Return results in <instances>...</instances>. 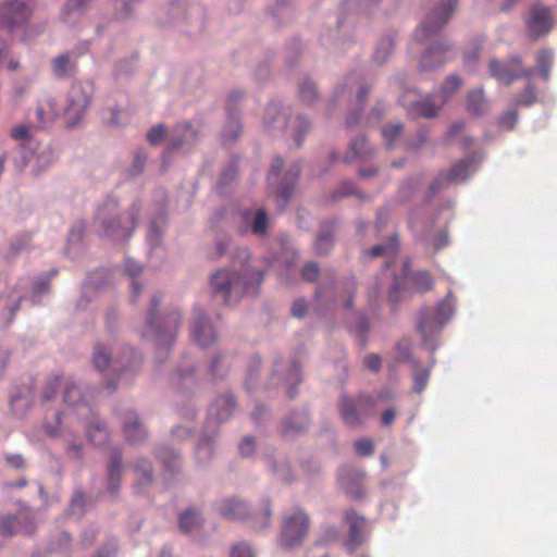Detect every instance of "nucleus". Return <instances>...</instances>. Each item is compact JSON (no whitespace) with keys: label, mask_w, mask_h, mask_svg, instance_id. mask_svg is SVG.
Instances as JSON below:
<instances>
[{"label":"nucleus","mask_w":557,"mask_h":557,"mask_svg":"<svg viewBox=\"0 0 557 557\" xmlns=\"http://www.w3.org/2000/svg\"><path fill=\"white\" fill-rule=\"evenodd\" d=\"M262 280V271L251 264L249 251L243 248L232 267L220 269L211 276V287L225 304H235L245 294L256 293Z\"/></svg>","instance_id":"1"},{"label":"nucleus","mask_w":557,"mask_h":557,"mask_svg":"<svg viewBox=\"0 0 557 557\" xmlns=\"http://www.w3.org/2000/svg\"><path fill=\"white\" fill-rule=\"evenodd\" d=\"M461 85V81L451 75L444 82L441 94L435 99L430 97L420 98L414 91H408L403 95L400 102L403 107L414 117H432L437 113L440 106L444 104L448 96L454 94Z\"/></svg>","instance_id":"2"},{"label":"nucleus","mask_w":557,"mask_h":557,"mask_svg":"<svg viewBox=\"0 0 557 557\" xmlns=\"http://www.w3.org/2000/svg\"><path fill=\"white\" fill-rule=\"evenodd\" d=\"M96 224L98 225L99 235L112 238L113 240H124L134 228L133 221L127 224L121 223V215L117 213L116 203L113 200L107 202L103 208L98 210Z\"/></svg>","instance_id":"3"},{"label":"nucleus","mask_w":557,"mask_h":557,"mask_svg":"<svg viewBox=\"0 0 557 557\" xmlns=\"http://www.w3.org/2000/svg\"><path fill=\"white\" fill-rule=\"evenodd\" d=\"M431 1V10L416 32L417 39L421 41L429 39L446 25L457 4V0Z\"/></svg>","instance_id":"4"},{"label":"nucleus","mask_w":557,"mask_h":557,"mask_svg":"<svg viewBox=\"0 0 557 557\" xmlns=\"http://www.w3.org/2000/svg\"><path fill=\"white\" fill-rule=\"evenodd\" d=\"M94 88L90 84H73L66 96L64 116L70 126H76L83 119L91 100Z\"/></svg>","instance_id":"5"},{"label":"nucleus","mask_w":557,"mask_h":557,"mask_svg":"<svg viewBox=\"0 0 557 557\" xmlns=\"http://www.w3.org/2000/svg\"><path fill=\"white\" fill-rule=\"evenodd\" d=\"M309 530V518L302 510H296L284 518L280 545L286 549L300 545Z\"/></svg>","instance_id":"6"},{"label":"nucleus","mask_w":557,"mask_h":557,"mask_svg":"<svg viewBox=\"0 0 557 557\" xmlns=\"http://www.w3.org/2000/svg\"><path fill=\"white\" fill-rule=\"evenodd\" d=\"M30 11L23 0H8L0 5V30L8 34L24 25Z\"/></svg>","instance_id":"7"},{"label":"nucleus","mask_w":557,"mask_h":557,"mask_svg":"<svg viewBox=\"0 0 557 557\" xmlns=\"http://www.w3.org/2000/svg\"><path fill=\"white\" fill-rule=\"evenodd\" d=\"M34 518L35 515L28 510L21 512L18 518L11 515L0 517V534L32 533L35 525Z\"/></svg>","instance_id":"8"},{"label":"nucleus","mask_w":557,"mask_h":557,"mask_svg":"<svg viewBox=\"0 0 557 557\" xmlns=\"http://www.w3.org/2000/svg\"><path fill=\"white\" fill-rule=\"evenodd\" d=\"M491 74L500 83L510 84L515 79L524 75H530L531 72L524 71L520 65V60L515 58L507 64H500L496 60L490 62Z\"/></svg>","instance_id":"9"},{"label":"nucleus","mask_w":557,"mask_h":557,"mask_svg":"<svg viewBox=\"0 0 557 557\" xmlns=\"http://www.w3.org/2000/svg\"><path fill=\"white\" fill-rule=\"evenodd\" d=\"M528 32L533 37L546 34L552 27V18L547 8L535 5L531 9L527 22Z\"/></svg>","instance_id":"10"},{"label":"nucleus","mask_w":557,"mask_h":557,"mask_svg":"<svg viewBox=\"0 0 557 557\" xmlns=\"http://www.w3.org/2000/svg\"><path fill=\"white\" fill-rule=\"evenodd\" d=\"M191 335L194 342L202 347L209 346L215 341V332L213 326L201 314L193 325Z\"/></svg>","instance_id":"11"},{"label":"nucleus","mask_w":557,"mask_h":557,"mask_svg":"<svg viewBox=\"0 0 557 557\" xmlns=\"http://www.w3.org/2000/svg\"><path fill=\"white\" fill-rule=\"evenodd\" d=\"M218 512L227 519H244L247 515L246 504L238 498H224L216 504Z\"/></svg>","instance_id":"12"},{"label":"nucleus","mask_w":557,"mask_h":557,"mask_svg":"<svg viewBox=\"0 0 557 557\" xmlns=\"http://www.w3.org/2000/svg\"><path fill=\"white\" fill-rule=\"evenodd\" d=\"M344 519L349 524V537L346 542V546L349 549H354L362 541L361 530L364 524V519L357 516L354 511H346Z\"/></svg>","instance_id":"13"},{"label":"nucleus","mask_w":557,"mask_h":557,"mask_svg":"<svg viewBox=\"0 0 557 557\" xmlns=\"http://www.w3.org/2000/svg\"><path fill=\"white\" fill-rule=\"evenodd\" d=\"M197 138V132L188 123L176 125L171 134L170 143L173 147L180 148L191 145Z\"/></svg>","instance_id":"14"},{"label":"nucleus","mask_w":557,"mask_h":557,"mask_svg":"<svg viewBox=\"0 0 557 557\" xmlns=\"http://www.w3.org/2000/svg\"><path fill=\"white\" fill-rule=\"evenodd\" d=\"M35 114L40 126H45L52 122L58 115L54 100L51 97L42 98L37 104Z\"/></svg>","instance_id":"15"},{"label":"nucleus","mask_w":557,"mask_h":557,"mask_svg":"<svg viewBox=\"0 0 557 557\" xmlns=\"http://www.w3.org/2000/svg\"><path fill=\"white\" fill-rule=\"evenodd\" d=\"M52 73L55 77L65 78L75 70V62L70 54H61L51 61Z\"/></svg>","instance_id":"16"},{"label":"nucleus","mask_w":557,"mask_h":557,"mask_svg":"<svg viewBox=\"0 0 557 557\" xmlns=\"http://www.w3.org/2000/svg\"><path fill=\"white\" fill-rule=\"evenodd\" d=\"M124 434L126 440L132 443H137L145 438L146 432L135 414L129 416L125 422Z\"/></svg>","instance_id":"17"},{"label":"nucleus","mask_w":557,"mask_h":557,"mask_svg":"<svg viewBox=\"0 0 557 557\" xmlns=\"http://www.w3.org/2000/svg\"><path fill=\"white\" fill-rule=\"evenodd\" d=\"M476 166L472 161H462L454 165V168L446 175L445 180L449 182H462L467 180Z\"/></svg>","instance_id":"18"},{"label":"nucleus","mask_w":557,"mask_h":557,"mask_svg":"<svg viewBox=\"0 0 557 557\" xmlns=\"http://www.w3.org/2000/svg\"><path fill=\"white\" fill-rule=\"evenodd\" d=\"M201 516L194 509H188L178 518V525L183 532H191L201 524Z\"/></svg>","instance_id":"19"},{"label":"nucleus","mask_w":557,"mask_h":557,"mask_svg":"<svg viewBox=\"0 0 557 557\" xmlns=\"http://www.w3.org/2000/svg\"><path fill=\"white\" fill-rule=\"evenodd\" d=\"M339 409L342 418L346 424L356 425L359 422V418L356 412L357 406L354 400L346 397L342 398Z\"/></svg>","instance_id":"20"},{"label":"nucleus","mask_w":557,"mask_h":557,"mask_svg":"<svg viewBox=\"0 0 557 557\" xmlns=\"http://www.w3.org/2000/svg\"><path fill=\"white\" fill-rule=\"evenodd\" d=\"M448 50L447 47L438 46L428 51L421 60L423 67H432L445 61L444 53Z\"/></svg>","instance_id":"21"},{"label":"nucleus","mask_w":557,"mask_h":557,"mask_svg":"<svg viewBox=\"0 0 557 557\" xmlns=\"http://www.w3.org/2000/svg\"><path fill=\"white\" fill-rule=\"evenodd\" d=\"M112 351L104 347L98 346L92 355L94 367L100 371L106 370L111 364Z\"/></svg>","instance_id":"22"},{"label":"nucleus","mask_w":557,"mask_h":557,"mask_svg":"<svg viewBox=\"0 0 557 557\" xmlns=\"http://www.w3.org/2000/svg\"><path fill=\"white\" fill-rule=\"evenodd\" d=\"M553 62V52L549 50H542L536 58V66L544 79L549 77V67Z\"/></svg>","instance_id":"23"},{"label":"nucleus","mask_w":557,"mask_h":557,"mask_svg":"<svg viewBox=\"0 0 557 557\" xmlns=\"http://www.w3.org/2000/svg\"><path fill=\"white\" fill-rule=\"evenodd\" d=\"M485 107V99L482 90H473L468 96V110L473 114H480Z\"/></svg>","instance_id":"24"},{"label":"nucleus","mask_w":557,"mask_h":557,"mask_svg":"<svg viewBox=\"0 0 557 557\" xmlns=\"http://www.w3.org/2000/svg\"><path fill=\"white\" fill-rule=\"evenodd\" d=\"M398 250V243L396 238L389 239V242L386 245H379L373 247L369 253L372 257L377 256H385L387 258H392L397 253Z\"/></svg>","instance_id":"25"},{"label":"nucleus","mask_w":557,"mask_h":557,"mask_svg":"<svg viewBox=\"0 0 557 557\" xmlns=\"http://www.w3.org/2000/svg\"><path fill=\"white\" fill-rule=\"evenodd\" d=\"M454 314V306L450 299H445L437 307L435 317L436 327L442 326Z\"/></svg>","instance_id":"26"},{"label":"nucleus","mask_w":557,"mask_h":557,"mask_svg":"<svg viewBox=\"0 0 557 557\" xmlns=\"http://www.w3.org/2000/svg\"><path fill=\"white\" fill-rule=\"evenodd\" d=\"M251 228L255 234H264L268 227V218L264 211L258 210L252 214Z\"/></svg>","instance_id":"27"},{"label":"nucleus","mask_w":557,"mask_h":557,"mask_svg":"<svg viewBox=\"0 0 557 557\" xmlns=\"http://www.w3.org/2000/svg\"><path fill=\"white\" fill-rule=\"evenodd\" d=\"M309 123L301 116H298L293 122H290L289 131L294 135L297 145H300L301 136L306 132Z\"/></svg>","instance_id":"28"},{"label":"nucleus","mask_w":557,"mask_h":557,"mask_svg":"<svg viewBox=\"0 0 557 557\" xmlns=\"http://www.w3.org/2000/svg\"><path fill=\"white\" fill-rule=\"evenodd\" d=\"M79 399H81V393H79V389L77 388V386L72 382L66 383L64 386V396H63L64 403L71 405V406H74L77 404V401Z\"/></svg>","instance_id":"29"},{"label":"nucleus","mask_w":557,"mask_h":557,"mask_svg":"<svg viewBox=\"0 0 557 557\" xmlns=\"http://www.w3.org/2000/svg\"><path fill=\"white\" fill-rule=\"evenodd\" d=\"M264 122L268 125H271L273 123L284 124L285 123V114L276 106H270L267 109Z\"/></svg>","instance_id":"30"},{"label":"nucleus","mask_w":557,"mask_h":557,"mask_svg":"<svg viewBox=\"0 0 557 557\" xmlns=\"http://www.w3.org/2000/svg\"><path fill=\"white\" fill-rule=\"evenodd\" d=\"M401 131V124L393 123L383 128L382 135L385 143L391 146L395 138H397Z\"/></svg>","instance_id":"31"},{"label":"nucleus","mask_w":557,"mask_h":557,"mask_svg":"<svg viewBox=\"0 0 557 557\" xmlns=\"http://www.w3.org/2000/svg\"><path fill=\"white\" fill-rule=\"evenodd\" d=\"M428 380H429V370L419 369V370L414 371V373H413L414 391L418 393L422 392L426 386Z\"/></svg>","instance_id":"32"},{"label":"nucleus","mask_w":557,"mask_h":557,"mask_svg":"<svg viewBox=\"0 0 557 557\" xmlns=\"http://www.w3.org/2000/svg\"><path fill=\"white\" fill-rule=\"evenodd\" d=\"M317 97L315 86L311 82H305L300 87V98L302 101L310 103Z\"/></svg>","instance_id":"33"},{"label":"nucleus","mask_w":557,"mask_h":557,"mask_svg":"<svg viewBox=\"0 0 557 557\" xmlns=\"http://www.w3.org/2000/svg\"><path fill=\"white\" fill-rule=\"evenodd\" d=\"M416 286L421 292L429 290L433 285V280L426 272H419L414 277Z\"/></svg>","instance_id":"34"},{"label":"nucleus","mask_w":557,"mask_h":557,"mask_svg":"<svg viewBox=\"0 0 557 557\" xmlns=\"http://www.w3.org/2000/svg\"><path fill=\"white\" fill-rule=\"evenodd\" d=\"M231 557H255V554L247 543H238L232 547Z\"/></svg>","instance_id":"35"},{"label":"nucleus","mask_w":557,"mask_h":557,"mask_svg":"<svg viewBox=\"0 0 557 557\" xmlns=\"http://www.w3.org/2000/svg\"><path fill=\"white\" fill-rule=\"evenodd\" d=\"M88 437L92 443L99 445L107 440L108 434L107 431L99 423H97L95 426V432L88 430Z\"/></svg>","instance_id":"36"},{"label":"nucleus","mask_w":557,"mask_h":557,"mask_svg":"<svg viewBox=\"0 0 557 557\" xmlns=\"http://www.w3.org/2000/svg\"><path fill=\"white\" fill-rule=\"evenodd\" d=\"M355 449L361 456H369L373 453V443L369 438L356 441Z\"/></svg>","instance_id":"37"},{"label":"nucleus","mask_w":557,"mask_h":557,"mask_svg":"<svg viewBox=\"0 0 557 557\" xmlns=\"http://www.w3.org/2000/svg\"><path fill=\"white\" fill-rule=\"evenodd\" d=\"M165 136V128L163 125H157L156 127L151 128L148 133L147 137L151 145H158L161 143V140Z\"/></svg>","instance_id":"38"},{"label":"nucleus","mask_w":557,"mask_h":557,"mask_svg":"<svg viewBox=\"0 0 557 557\" xmlns=\"http://www.w3.org/2000/svg\"><path fill=\"white\" fill-rule=\"evenodd\" d=\"M355 157L361 158L369 153V149L367 148V140L364 138H359L351 144L350 147Z\"/></svg>","instance_id":"39"},{"label":"nucleus","mask_w":557,"mask_h":557,"mask_svg":"<svg viewBox=\"0 0 557 557\" xmlns=\"http://www.w3.org/2000/svg\"><path fill=\"white\" fill-rule=\"evenodd\" d=\"M11 135L17 140H27L30 137V128L26 125H17L12 128Z\"/></svg>","instance_id":"40"},{"label":"nucleus","mask_w":557,"mask_h":557,"mask_svg":"<svg viewBox=\"0 0 557 557\" xmlns=\"http://www.w3.org/2000/svg\"><path fill=\"white\" fill-rule=\"evenodd\" d=\"M332 238L329 235H321L315 242V249L320 253H326L331 247Z\"/></svg>","instance_id":"41"},{"label":"nucleus","mask_w":557,"mask_h":557,"mask_svg":"<svg viewBox=\"0 0 557 557\" xmlns=\"http://www.w3.org/2000/svg\"><path fill=\"white\" fill-rule=\"evenodd\" d=\"M255 450V442L250 437H246L239 444V451L243 456H250Z\"/></svg>","instance_id":"42"},{"label":"nucleus","mask_w":557,"mask_h":557,"mask_svg":"<svg viewBox=\"0 0 557 557\" xmlns=\"http://www.w3.org/2000/svg\"><path fill=\"white\" fill-rule=\"evenodd\" d=\"M302 275L307 281H314L319 275V269L317 264L309 263L304 268Z\"/></svg>","instance_id":"43"},{"label":"nucleus","mask_w":557,"mask_h":557,"mask_svg":"<svg viewBox=\"0 0 557 557\" xmlns=\"http://www.w3.org/2000/svg\"><path fill=\"white\" fill-rule=\"evenodd\" d=\"M364 366L370 371H377L381 367V358L377 355H370L364 359Z\"/></svg>","instance_id":"44"},{"label":"nucleus","mask_w":557,"mask_h":557,"mask_svg":"<svg viewBox=\"0 0 557 557\" xmlns=\"http://www.w3.org/2000/svg\"><path fill=\"white\" fill-rule=\"evenodd\" d=\"M52 159L51 150L48 147H45L38 154L36 162L40 163V165H48L52 162Z\"/></svg>","instance_id":"45"},{"label":"nucleus","mask_w":557,"mask_h":557,"mask_svg":"<svg viewBox=\"0 0 557 557\" xmlns=\"http://www.w3.org/2000/svg\"><path fill=\"white\" fill-rule=\"evenodd\" d=\"M517 121V114L515 112H509L504 115L500 121V126L506 129L512 128L513 124Z\"/></svg>","instance_id":"46"},{"label":"nucleus","mask_w":557,"mask_h":557,"mask_svg":"<svg viewBox=\"0 0 557 557\" xmlns=\"http://www.w3.org/2000/svg\"><path fill=\"white\" fill-rule=\"evenodd\" d=\"M534 100H535L534 90L532 88H528L525 90L524 95H522L521 98H519L518 103L529 106V104L533 103Z\"/></svg>","instance_id":"47"},{"label":"nucleus","mask_w":557,"mask_h":557,"mask_svg":"<svg viewBox=\"0 0 557 557\" xmlns=\"http://www.w3.org/2000/svg\"><path fill=\"white\" fill-rule=\"evenodd\" d=\"M125 270L131 276H135L141 271V267L134 260H127L125 263Z\"/></svg>","instance_id":"48"},{"label":"nucleus","mask_w":557,"mask_h":557,"mask_svg":"<svg viewBox=\"0 0 557 557\" xmlns=\"http://www.w3.org/2000/svg\"><path fill=\"white\" fill-rule=\"evenodd\" d=\"M59 384H60V382L58 379L48 384L47 389L45 391V394H44V396L47 400H51L53 398L54 389L57 386H59Z\"/></svg>","instance_id":"49"},{"label":"nucleus","mask_w":557,"mask_h":557,"mask_svg":"<svg viewBox=\"0 0 557 557\" xmlns=\"http://www.w3.org/2000/svg\"><path fill=\"white\" fill-rule=\"evenodd\" d=\"M395 411L393 409H387L383 412V416H382V422L384 425H389L393 423L394 419H395Z\"/></svg>","instance_id":"50"},{"label":"nucleus","mask_w":557,"mask_h":557,"mask_svg":"<svg viewBox=\"0 0 557 557\" xmlns=\"http://www.w3.org/2000/svg\"><path fill=\"white\" fill-rule=\"evenodd\" d=\"M48 288V282L46 280H40L38 283L34 284L33 293L35 295L44 293Z\"/></svg>","instance_id":"51"},{"label":"nucleus","mask_w":557,"mask_h":557,"mask_svg":"<svg viewBox=\"0 0 557 557\" xmlns=\"http://www.w3.org/2000/svg\"><path fill=\"white\" fill-rule=\"evenodd\" d=\"M306 311V306L301 301H297L293 305V314L295 317H302Z\"/></svg>","instance_id":"52"},{"label":"nucleus","mask_w":557,"mask_h":557,"mask_svg":"<svg viewBox=\"0 0 557 557\" xmlns=\"http://www.w3.org/2000/svg\"><path fill=\"white\" fill-rule=\"evenodd\" d=\"M178 322H180V314L175 313L173 315L168 317L165 324H166V327L172 330V329H176Z\"/></svg>","instance_id":"53"},{"label":"nucleus","mask_w":557,"mask_h":557,"mask_svg":"<svg viewBox=\"0 0 557 557\" xmlns=\"http://www.w3.org/2000/svg\"><path fill=\"white\" fill-rule=\"evenodd\" d=\"M420 332L422 333L423 336H426L429 332H433V323L426 320L422 321L420 323Z\"/></svg>","instance_id":"54"},{"label":"nucleus","mask_w":557,"mask_h":557,"mask_svg":"<svg viewBox=\"0 0 557 557\" xmlns=\"http://www.w3.org/2000/svg\"><path fill=\"white\" fill-rule=\"evenodd\" d=\"M270 516H271V511L269 508H265L264 509V512L261 517V520L260 522L258 523V528H265L268 527L269 522H270Z\"/></svg>","instance_id":"55"},{"label":"nucleus","mask_w":557,"mask_h":557,"mask_svg":"<svg viewBox=\"0 0 557 557\" xmlns=\"http://www.w3.org/2000/svg\"><path fill=\"white\" fill-rule=\"evenodd\" d=\"M9 361V352L5 349H0V371H2Z\"/></svg>","instance_id":"56"},{"label":"nucleus","mask_w":557,"mask_h":557,"mask_svg":"<svg viewBox=\"0 0 557 557\" xmlns=\"http://www.w3.org/2000/svg\"><path fill=\"white\" fill-rule=\"evenodd\" d=\"M119 474H120L119 467L116 465L112 463L110 466V470H109L110 481L113 482V481L117 480Z\"/></svg>","instance_id":"57"},{"label":"nucleus","mask_w":557,"mask_h":557,"mask_svg":"<svg viewBox=\"0 0 557 557\" xmlns=\"http://www.w3.org/2000/svg\"><path fill=\"white\" fill-rule=\"evenodd\" d=\"M282 160L281 159H274L273 160V163H272V168H271V173H270V177H272L273 175H275L282 168Z\"/></svg>","instance_id":"58"},{"label":"nucleus","mask_w":557,"mask_h":557,"mask_svg":"<svg viewBox=\"0 0 557 557\" xmlns=\"http://www.w3.org/2000/svg\"><path fill=\"white\" fill-rule=\"evenodd\" d=\"M8 462H10L15 468H20L23 465V459L21 456H14L8 458Z\"/></svg>","instance_id":"59"},{"label":"nucleus","mask_w":557,"mask_h":557,"mask_svg":"<svg viewBox=\"0 0 557 557\" xmlns=\"http://www.w3.org/2000/svg\"><path fill=\"white\" fill-rule=\"evenodd\" d=\"M447 243H448V240H447L446 235H440L434 245L438 249V248L446 246Z\"/></svg>","instance_id":"60"},{"label":"nucleus","mask_w":557,"mask_h":557,"mask_svg":"<svg viewBox=\"0 0 557 557\" xmlns=\"http://www.w3.org/2000/svg\"><path fill=\"white\" fill-rule=\"evenodd\" d=\"M300 379V369L298 366H293L290 371V380L298 381Z\"/></svg>","instance_id":"61"},{"label":"nucleus","mask_w":557,"mask_h":557,"mask_svg":"<svg viewBox=\"0 0 557 557\" xmlns=\"http://www.w3.org/2000/svg\"><path fill=\"white\" fill-rule=\"evenodd\" d=\"M8 67L10 71H16L20 67V62L15 59H10L8 61Z\"/></svg>","instance_id":"62"},{"label":"nucleus","mask_w":557,"mask_h":557,"mask_svg":"<svg viewBox=\"0 0 557 557\" xmlns=\"http://www.w3.org/2000/svg\"><path fill=\"white\" fill-rule=\"evenodd\" d=\"M144 471V476L147 481H150L151 479V474H150V469H149V466L146 465V467L143 469Z\"/></svg>","instance_id":"63"},{"label":"nucleus","mask_w":557,"mask_h":557,"mask_svg":"<svg viewBox=\"0 0 557 557\" xmlns=\"http://www.w3.org/2000/svg\"><path fill=\"white\" fill-rule=\"evenodd\" d=\"M139 289H140V288H139L138 283H137V282H135V281H133V282H132V290H133V294H134V295H138Z\"/></svg>","instance_id":"64"}]
</instances>
